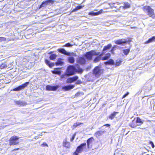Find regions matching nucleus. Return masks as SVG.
<instances>
[{"mask_svg": "<svg viewBox=\"0 0 155 155\" xmlns=\"http://www.w3.org/2000/svg\"><path fill=\"white\" fill-rule=\"evenodd\" d=\"M100 52H96L95 50H91V51L87 52L85 55L86 58L88 60H91L92 59V57L93 56H96L99 55Z\"/></svg>", "mask_w": 155, "mask_h": 155, "instance_id": "1", "label": "nucleus"}, {"mask_svg": "<svg viewBox=\"0 0 155 155\" xmlns=\"http://www.w3.org/2000/svg\"><path fill=\"white\" fill-rule=\"evenodd\" d=\"M143 9L144 12H147V14L150 17L154 18L155 16L153 10L152 9L150 6H146L143 8Z\"/></svg>", "mask_w": 155, "mask_h": 155, "instance_id": "2", "label": "nucleus"}, {"mask_svg": "<svg viewBox=\"0 0 155 155\" xmlns=\"http://www.w3.org/2000/svg\"><path fill=\"white\" fill-rule=\"evenodd\" d=\"M103 72V70L100 66L95 67L93 70V74L97 78L99 77Z\"/></svg>", "mask_w": 155, "mask_h": 155, "instance_id": "3", "label": "nucleus"}, {"mask_svg": "<svg viewBox=\"0 0 155 155\" xmlns=\"http://www.w3.org/2000/svg\"><path fill=\"white\" fill-rule=\"evenodd\" d=\"M19 138V137L16 136L12 137L9 140V145L10 146L15 145L18 144L19 142L18 140Z\"/></svg>", "mask_w": 155, "mask_h": 155, "instance_id": "4", "label": "nucleus"}, {"mask_svg": "<svg viewBox=\"0 0 155 155\" xmlns=\"http://www.w3.org/2000/svg\"><path fill=\"white\" fill-rule=\"evenodd\" d=\"M76 71V68L73 66L71 65L68 67L66 72L68 74V75L70 76L74 74Z\"/></svg>", "mask_w": 155, "mask_h": 155, "instance_id": "5", "label": "nucleus"}, {"mask_svg": "<svg viewBox=\"0 0 155 155\" xmlns=\"http://www.w3.org/2000/svg\"><path fill=\"white\" fill-rule=\"evenodd\" d=\"M86 145V143H82L78 146L74 153V155H78V153H81L83 150L84 147H85Z\"/></svg>", "mask_w": 155, "mask_h": 155, "instance_id": "6", "label": "nucleus"}, {"mask_svg": "<svg viewBox=\"0 0 155 155\" xmlns=\"http://www.w3.org/2000/svg\"><path fill=\"white\" fill-rule=\"evenodd\" d=\"M29 82H26L25 83L22 84L21 85L18 86L17 87L12 90L13 91H19L20 90L24 89L29 84Z\"/></svg>", "mask_w": 155, "mask_h": 155, "instance_id": "7", "label": "nucleus"}, {"mask_svg": "<svg viewBox=\"0 0 155 155\" xmlns=\"http://www.w3.org/2000/svg\"><path fill=\"white\" fill-rule=\"evenodd\" d=\"M58 86H52L48 85L46 86V89L48 91H55L58 89Z\"/></svg>", "mask_w": 155, "mask_h": 155, "instance_id": "8", "label": "nucleus"}, {"mask_svg": "<svg viewBox=\"0 0 155 155\" xmlns=\"http://www.w3.org/2000/svg\"><path fill=\"white\" fill-rule=\"evenodd\" d=\"M14 102L16 105L19 106H24L27 104V103L24 101H14Z\"/></svg>", "mask_w": 155, "mask_h": 155, "instance_id": "9", "label": "nucleus"}, {"mask_svg": "<svg viewBox=\"0 0 155 155\" xmlns=\"http://www.w3.org/2000/svg\"><path fill=\"white\" fill-rule=\"evenodd\" d=\"M53 2V1L52 0H48L45 1L43 2L41 5H40V8H41L42 7H45L50 3L52 4Z\"/></svg>", "mask_w": 155, "mask_h": 155, "instance_id": "10", "label": "nucleus"}, {"mask_svg": "<svg viewBox=\"0 0 155 155\" xmlns=\"http://www.w3.org/2000/svg\"><path fill=\"white\" fill-rule=\"evenodd\" d=\"M106 132V131L104 130H99L96 132L94 134V136L98 138L99 137L102 136L103 134Z\"/></svg>", "mask_w": 155, "mask_h": 155, "instance_id": "11", "label": "nucleus"}, {"mask_svg": "<svg viewBox=\"0 0 155 155\" xmlns=\"http://www.w3.org/2000/svg\"><path fill=\"white\" fill-rule=\"evenodd\" d=\"M78 78V77L77 76H74L72 78H68L67 80V83H71L76 81Z\"/></svg>", "mask_w": 155, "mask_h": 155, "instance_id": "12", "label": "nucleus"}, {"mask_svg": "<svg viewBox=\"0 0 155 155\" xmlns=\"http://www.w3.org/2000/svg\"><path fill=\"white\" fill-rule=\"evenodd\" d=\"M58 51L64 55L70 56L71 54L70 52H67L64 49V48H59L58 49Z\"/></svg>", "mask_w": 155, "mask_h": 155, "instance_id": "13", "label": "nucleus"}, {"mask_svg": "<svg viewBox=\"0 0 155 155\" xmlns=\"http://www.w3.org/2000/svg\"><path fill=\"white\" fill-rule=\"evenodd\" d=\"M129 41L124 39H119L115 41V43L117 45H120L122 44L126 43Z\"/></svg>", "mask_w": 155, "mask_h": 155, "instance_id": "14", "label": "nucleus"}, {"mask_svg": "<svg viewBox=\"0 0 155 155\" xmlns=\"http://www.w3.org/2000/svg\"><path fill=\"white\" fill-rule=\"evenodd\" d=\"M74 87V85L64 86L62 87V89L65 91H67L73 88Z\"/></svg>", "mask_w": 155, "mask_h": 155, "instance_id": "15", "label": "nucleus"}, {"mask_svg": "<svg viewBox=\"0 0 155 155\" xmlns=\"http://www.w3.org/2000/svg\"><path fill=\"white\" fill-rule=\"evenodd\" d=\"M103 10H101L99 11L96 12H91L89 13L88 15L92 16L97 15L101 14L103 12Z\"/></svg>", "mask_w": 155, "mask_h": 155, "instance_id": "16", "label": "nucleus"}, {"mask_svg": "<svg viewBox=\"0 0 155 155\" xmlns=\"http://www.w3.org/2000/svg\"><path fill=\"white\" fill-rule=\"evenodd\" d=\"M78 62L81 64H83L85 63V59L82 57H79L77 59Z\"/></svg>", "mask_w": 155, "mask_h": 155, "instance_id": "17", "label": "nucleus"}, {"mask_svg": "<svg viewBox=\"0 0 155 155\" xmlns=\"http://www.w3.org/2000/svg\"><path fill=\"white\" fill-rule=\"evenodd\" d=\"M52 72L54 74H57L59 75H60L61 73L60 69L59 68H55L53 71H52Z\"/></svg>", "mask_w": 155, "mask_h": 155, "instance_id": "18", "label": "nucleus"}, {"mask_svg": "<svg viewBox=\"0 0 155 155\" xmlns=\"http://www.w3.org/2000/svg\"><path fill=\"white\" fill-rule=\"evenodd\" d=\"M103 55V54H99L98 56H97L94 60V61L95 62H97L99 61L101 59V57Z\"/></svg>", "mask_w": 155, "mask_h": 155, "instance_id": "19", "label": "nucleus"}, {"mask_svg": "<svg viewBox=\"0 0 155 155\" xmlns=\"http://www.w3.org/2000/svg\"><path fill=\"white\" fill-rule=\"evenodd\" d=\"M111 47V45L110 44H108L107 45L104 47L103 50V52L102 54L104 53H105V51L109 49Z\"/></svg>", "mask_w": 155, "mask_h": 155, "instance_id": "20", "label": "nucleus"}, {"mask_svg": "<svg viewBox=\"0 0 155 155\" xmlns=\"http://www.w3.org/2000/svg\"><path fill=\"white\" fill-rule=\"evenodd\" d=\"M94 139L93 137H91L87 140V147L88 148H89L90 144L92 143Z\"/></svg>", "mask_w": 155, "mask_h": 155, "instance_id": "21", "label": "nucleus"}, {"mask_svg": "<svg viewBox=\"0 0 155 155\" xmlns=\"http://www.w3.org/2000/svg\"><path fill=\"white\" fill-rule=\"evenodd\" d=\"M118 113V112H114L109 116V118L111 120H112L116 116V115Z\"/></svg>", "mask_w": 155, "mask_h": 155, "instance_id": "22", "label": "nucleus"}, {"mask_svg": "<svg viewBox=\"0 0 155 155\" xmlns=\"http://www.w3.org/2000/svg\"><path fill=\"white\" fill-rule=\"evenodd\" d=\"M155 41V36H153L151 38H149L148 40L145 42V44H147L153 41Z\"/></svg>", "mask_w": 155, "mask_h": 155, "instance_id": "23", "label": "nucleus"}, {"mask_svg": "<svg viewBox=\"0 0 155 155\" xmlns=\"http://www.w3.org/2000/svg\"><path fill=\"white\" fill-rule=\"evenodd\" d=\"M45 62L46 64L49 66L51 68L54 66V63H50V62L48 60L46 59L45 60Z\"/></svg>", "mask_w": 155, "mask_h": 155, "instance_id": "24", "label": "nucleus"}, {"mask_svg": "<svg viewBox=\"0 0 155 155\" xmlns=\"http://www.w3.org/2000/svg\"><path fill=\"white\" fill-rule=\"evenodd\" d=\"M104 64L106 65H113L114 64V62L113 60L111 59H110L107 61L105 62Z\"/></svg>", "mask_w": 155, "mask_h": 155, "instance_id": "25", "label": "nucleus"}, {"mask_svg": "<svg viewBox=\"0 0 155 155\" xmlns=\"http://www.w3.org/2000/svg\"><path fill=\"white\" fill-rule=\"evenodd\" d=\"M63 144L64 147H65L68 148H69L70 147V143L67 142L66 140H65V141H64Z\"/></svg>", "mask_w": 155, "mask_h": 155, "instance_id": "26", "label": "nucleus"}, {"mask_svg": "<svg viewBox=\"0 0 155 155\" xmlns=\"http://www.w3.org/2000/svg\"><path fill=\"white\" fill-rule=\"evenodd\" d=\"M64 64V62L61 61V59H58L57 60V62L56 63V65H63Z\"/></svg>", "mask_w": 155, "mask_h": 155, "instance_id": "27", "label": "nucleus"}, {"mask_svg": "<svg viewBox=\"0 0 155 155\" xmlns=\"http://www.w3.org/2000/svg\"><path fill=\"white\" fill-rule=\"evenodd\" d=\"M68 74L66 72V73L62 74L61 77V80L63 79H66L68 76H69Z\"/></svg>", "mask_w": 155, "mask_h": 155, "instance_id": "28", "label": "nucleus"}, {"mask_svg": "<svg viewBox=\"0 0 155 155\" xmlns=\"http://www.w3.org/2000/svg\"><path fill=\"white\" fill-rule=\"evenodd\" d=\"M130 7V5L127 2H125L124 3V5L123 7V8L124 9L129 8Z\"/></svg>", "mask_w": 155, "mask_h": 155, "instance_id": "29", "label": "nucleus"}, {"mask_svg": "<svg viewBox=\"0 0 155 155\" xmlns=\"http://www.w3.org/2000/svg\"><path fill=\"white\" fill-rule=\"evenodd\" d=\"M68 61L71 63H74V59L73 57H69L68 58Z\"/></svg>", "mask_w": 155, "mask_h": 155, "instance_id": "30", "label": "nucleus"}, {"mask_svg": "<svg viewBox=\"0 0 155 155\" xmlns=\"http://www.w3.org/2000/svg\"><path fill=\"white\" fill-rule=\"evenodd\" d=\"M57 57V55L55 54H52L51 55L49 58L51 60H53L55 59Z\"/></svg>", "mask_w": 155, "mask_h": 155, "instance_id": "31", "label": "nucleus"}, {"mask_svg": "<svg viewBox=\"0 0 155 155\" xmlns=\"http://www.w3.org/2000/svg\"><path fill=\"white\" fill-rule=\"evenodd\" d=\"M130 51V49H126L123 50L122 51L123 52L124 54L125 55H127L129 53Z\"/></svg>", "mask_w": 155, "mask_h": 155, "instance_id": "32", "label": "nucleus"}, {"mask_svg": "<svg viewBox=\"0 0 155 155\" xmlns=\"http://www.w3.org/2000/svg\"><path fill=\"white\" fill-rule=\"evenodd\" d=\"M110 56V53H108L107 54V55L103 57L102 58V60H106L108 59Z\"/></svg>", "mask_w": 155, "mask_h": 155, "instance_id": "33", "label": "nucleus"}, {"mask_svg": "<svg viewBox=\"0 0 155 155\" xmlns=\"http://www.w3.org/2000/svg\"><path fill=\"white\" fill-rule=\"evenodd\" d=\"M136 122L137 123H139L140 124L139 125H140L143 123V121L141 120V119L139 117H137L136 120Z\"/></svg>", "mask_w": 155, "mask_h": 155, "instance_id": "34", "label": "nucleus"}, {"mask_svg": "<svg viewBox=\"0 0 155 155\" xmlns=\"http://www.w3.org/2000/svg\"><path fill=\"white\" fill-rule=\"evenodd\" d=\"M82 7L81 6H77L72 11V12H75L77 10H79L81 9Z\"/></svg>", "mask_w": 155, "mask_h": 155, "instance_id": "35", "label": "nucleus"}, {"mask_svg": "<svg viewBox=\"0 0 155 155\" xmlns=\"http://www.w3.org/2000/svg\"><path fill=\"white\" fill-rule=\"evenodd\" d=\"M83 124L82 123H81L77 122V123H75L73 125V126L74 127L76 128L78 126L80 125L81 124Z\"/></svg>", "mask_w": 155, "mask_h": 155, "instance_id": "36", "label": "nucleus"}, {"mask_svg": "<svg viewBox=\"0 0 155 155\" xmlns=\"http://www.w3.org/2000/svg\"><path fill=\"white\" fill-rule=\"evenodd\" d=\"M73 46V45L69 43H67L65 45H63V47H71Z\"/></svg>", "mask_w": 155, "mask_h": 155, "instance_id": "37", "label": "nucleus"}, {"mask_svg": "<svg viewBox=\"0 0 155 155\" xmlns=\"http://www.w3.org/2000/svg\"><path fill=\"white\" fill-rule=\"evenodd\" d=\"M7 64L5 63H3L2 64L1 67V68H6V67H7Z\"/></svg>", "mask_w": 155, "mask_h": 155, "instance_id": "38", "label": "nucleus"}, {"mask_svg": "<svg viewBox=\"0 0 155 155\" xmlns=\"http://www.w3.org/2000/svg\"><path fill=\"white\" fill-rule=\"evenodd\" d=\"M121 63V62L120 61H117L115 64V65L117 66H119L120 65Z\"/></svg>", "mask_w": 155, "mask_h": 155, "instance_id": "39", "label": "nucleus"}, {"mask_svg": "<svg viewBox=\"0 0 155 155\" xmlns=\"http://www.w3.org/2000/svg\"><path fill=\"white\" fill-rule=\"evenodd\" d=\"M6 41V38L5 37H0V42L2 41Z\"/></svg>", "mask_w": 155, "mask_h": 155, "instance_id": "40", "label": "nucleus"}, {"mask_svg": "<svg viewBox=\"0 0 155 155\" xmlns=\"http://www.w3.org/2000/svg\"><path fill=\"white\" fill-rule=\"evenodd\" d=\"M129 94V93L128 92H127V93L124 94L122 97V98H124L126 97Z\"/></svg>", "mask_w": 155, "mask_h": 155, "instance_id": "41", "label": "nucleus"}, {"mask_svg": "<svg viewBox=\"0 0 155 155\" xmlns=\"http://www.w3.org/2000/svg\"><path fill=\"white\" fill-rule=\"evenodd\" d=\"M150 143L151 145V146L153 148H154V145L153 142L152 141H150Z\"/></svg>", "mask_w": 155, "mask_h": 155, "instance_id": "42", "label": "nucleus"}, {"mask_svg": "<svg viewBox=\"0 0 155 155\" xmlns=\"http://www.w3.org/2000/svg\"><path fill=\"white\" fill-rule=\"evenodd\" d=\"M82 83V82L81 81L78 80L76 82V84H81Z\"/></svg>", "mask_w": 155, "mask_h": 155, "instance_id": "43", "label": "nucleus"}, {"mask_svg": "<svg viewBox=\"0 0 155 155\" xmlns=\"http://www.w3.org/2000/svg\"><path fill=\"white\" fill-rule=\"evenodd\" d=\"M105 126H106L107 127H110V125L109 124H106L105 125H103L102 127H101V128L103 127H104Z\"/></svg>", "mask_w": 155, "mask_h": 155, "instance_id": "44", "label": "nucleus"}, {"mask_svg": "<svg viewBox=\"0 0 155 155\" xmlns=\"http://www.w3.org/2000/svg\"><path fill=\"white\" fill-rule=\"evenodd\" d=\"M130 127L132 128H134V127H136V125H133L132 124H131L130 125Z\"/></svg>", "mask_w": 155, "mask_h": 155, "instance_id": "45", "label": "nucleus"}, {"mask_svg": "<svg viewBox=\"0 0 155 155\" xmlns=\"http://www.w3.org/2000/svg\"><path fill=\"white\" fill-rule=\"evenodd\" d=\"M74 137H75V135H74L73 136L72 138L71 139V140H70L71 141V142L73 140H74Z\"/></svg>", "mask_w": 155, "mask_h": 155, "instance_id": "46", "label": "nucleus"}, {"mask_svg": "<svg viewBox=\"0 0 155 155\" xmlns=\"http://www.w3.org/2000/svg\"><path fill=\"white\" fill-rule=\"evenodd\" d=\"M41 145H43V146H48L47 144L46 143H44L42 144H41Z\"/></svg>", "mask_w": 155, "mask_h": 155, "instance_id": "47", "label": "nucleus"}, {"mask_svg": "<svg viewBox=\"0 0 155 155\" xmlns=\"http://www.w3.org/2000/svg\"><path fill=\"white\" fill-rule=\"evenodd\" d=\"M83 70L81 69H80L79 70V72L80 73H81L83 72Z\"/></svg>", "mask_w": 155, "mask_h": 155, "instance_id": "48", "label": "nucleus"}, {"mask_svg": "<svg viewBox=\"0 0 155 155\" xmlns=\"http://www.w3.org/2000/svg\"><path fill=\"white\" fill-rule=\"evenodd\" d=\"M115 4V3H109V5H110V6H112V7H114V6H113V5H113V4Z\"/></svg>", "mask_w": 155, "mask_h": 155, "instance_id": "49", "label": "nucleus"}, {"mask_svg": "<svg viewBox=\"0 0 155 155\" xmlns=\"http://www.w3.org/2000/svg\"><path fill=\"white\" fill-rule=\"evenodd\" d=\"M19 150V148H17V149H14L13 150V151H15L16 150Z\"/></svg>", "mask_w": 155, "mask_h": 155, "instance_id": "50", "label": "nucleus"}, {"mask_svg": "<svg viewBox=\"0 0 155 155\" xmlns=\"http://www.w3.org/2000/svg\"><path fill=\"white\" fill-rule=\"evenodd\" d=\"M114 47L112 48V49H111V51H113V50H114Z\"/></svg>", "mask_w": 155, "mask_h": 155, "instance_id": "51", "label": "nucleus"}, {"mask_svg": "<svg viewBox=\"0 0 155 155\" xmlns=\"http://www.w3.org/2000/svg\"><path fill=\"white\" fill-rule=\"evenodd\" d=\"M73 56H76V54H74V55H73Z\"/></svg>", "mask_w": 155, "mask_h": 155, "instance_id": "52", "label": "nucleus"}, {"mask_svg": "<svg viewBox=\"0 0 155 155\" xmlns=\"http://www.w3.org/2000/svg\"><path fill=\"white\" fill-rule=\"evenodd\" d=\"M154 133L155 134V130H154Z\"/></svg>", "mask_w": 155, "mask_h": 155, "instance_id": "53", "label": "nucleus"}, {"mask_svg": "<svg viewBox=\"0 0 155 155\" xmlns=\"http://www.w3.org/2000/svg\"><path fill=\"white\" fill-rule=\"evenodd\" d=\"M78 95V94H76V95Z\"/></svg>", "mask_w": 155, "mask_h": 155, "instance_id": "54", "label": "nucleus"}, {"mask_svg": "<svg viewBox=\"0 0 155 155\" xmlns=\"http://www.w3.org/2000/svg\"><path fill=\"white\" fill-rule=\"evenodd\" d=\"M116 46H117V45L115 46V47H116Z\"/></svg>", "mask_w": 155, "mask_h": 155, "instance_id": "55", "label": "nucleus"}, {"mask_svg": "<svg viewBox=\"0 0 155 155\" xmlns=\"http://www.w3.org/2000/svg\"><path fill=\"white\" fill-rule=\"evenodd\" d=\"M12 64V63L10 64V65H11Z\"/></svg>", "mask_w": 155, "mask_h": 155, "instance_id": "56", "label": "nucleus"}, {"mask_svg": "<svg viewBox=\"0 0 155 155\" xmlns=\"http://www.w3.org/2000/svg\"><path fill=\"white\" fill-rule=\"evenodd\" d=\"M129 1H130V0H129Z\"/></svg>", "mask_w": 155, "mask_h": 155, "instance_id": "57", "label": "nucleus"}]
</instances>
